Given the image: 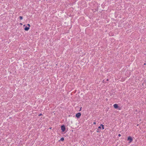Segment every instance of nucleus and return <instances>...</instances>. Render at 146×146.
<instances>
[{
    "label": "nucleus",
    "mask_w": 146,
    "mask_h": 146,
    "mask_svg": "<svg viewBox=\"0 0 146 146\" xmlns=\"http://www.w3.org/2000/svg\"><path fill=\"white\" fill-rule=\"evenodd\" d=\"M23 26H24V27L25 26V25H24Z\"/></svg>",
    "instance_id": "15"
},
{
    "label": "nucleus",
    "mask_w": 146,
    "mask_h": 146,
    "mask_svg": "<svg viewBox=\"0 0 146 146\" xmlns=\"http://www.w3.org/2000/svg\"><path fill=\"white\" fill-rule=\"evenodd\" d=\"M102 128V129H104V125L102 124H101L100 125V126L98 127V128L101 129V128Z\"/></svg>",
    "instance_id": "4"
},
{
    "label": "nucleus",
    "mask_w": 146,
    "mask_h": 146,
    "mask_svg": "<svg viewBox=\"0 0 146 146\" xmlns=\"http://www.w3.org/2000/svg\"><path fill=\"white\" fill-rule=\"evenodd\" d=\"M29 29V27H26L24 29L25 30L27 31Z\"/></svg>",
    "instance_id": "6"
},
{
    "label": "nucleus",
    "mask_w": 146,
    "mask_h": 146,
    "mask_svg": "<svg viewBox=\"0 0 146 146\" xmlns=\"http://www.w3.org/2000/svg\"><path fill=\"white\" fill-rule=\"evenodd\" d=\"M118 136L119 137H120L121 136V135L120 134H118Z\"/></svg>",
    "instance_id": "11"
},
{
    "label": "nucleus",
    "mask_w": 146,
    "mask_h": 146,
    "mask_svg": "<svg viewBox=\"0 0 146 146\" xmlns=\"http://www.w3.org/2000/svg\"><path fill=\"white\" fill-rule=\"evenodd\" d=\"M64 140V138L63 137H62V138H61V139H60V141H63Z\"/></svg>",
    "instance_id": "7"
},
{
    "label": "nucleus",
    "mask_w": 146,
    "mask_h": 146,
    "mask_svg": "<svg viewBox=\"0 0 146 146\" xmlns=\"http://www.w3.org/2000/svg\"><path fill=\"white\" fill-rule=\"evenodd\" d=\"M20 25H22V24L21 23H20Z\"/></svg>",
    "instance_id": "10"
},
{
    "label": "nucleus",
    "mask_w": 146,
    "mask_h": 146,
    "mask_svg": "<svg viewBox=\"0 0 146 146\" xmlns=\"http://www.w3.org/2000/svg\"><path fill=\"white\" fill-rule=\"evenodd\" d=\"M27 25L29 27L30 26V25L29 24H28Z\"/></svg>",
    "instance_id": "9"
},
{
    "label": "nucleus",
    "mask_w": 146,
    "mask_h": 146,
    "mask_svg": "<svg viewBox=\"0 0 146 146\" xmlns=\"http://www.w3.org/2000/svg\"><path fill=\"white\" fill-rule=\"evenodd\" d=\"M127 140L129 141V143H131L133 139L131 136H129L127 138Z\"/></svg>",
    "instance_id": "1"
},
{
    "label": "nucleus",
    "mask_w": 146,
    "mask_h": 146,
    "mask_svg": "<svg viewBox=\"0 0 146 146\" xmlns=\"http://www.w3.org/2000/svg\"><path fill=\"white\" fill-rule=\"evenodd\" d=\"M61 129L62 132H64L65 130V126L64 125H62L61 126Z\"/></svg>",
    "instance_id": "2"
},
{
    "label": "nucleus",
    "mask_w": 146,
    "mask_h": 146,
    "mask_svg": "<svg viewBox=\"0 0 146 146\" xmlns=\"http://www.w3.org/2000/svg\"><path fill=\"white\" fill-rule=\"evenodd\" d=\"M114 107L115 108H117L118 107V106L117 104H115L113 105Z\"/></svg>",
    "instance_id": "5"
},
{
    "label": "nucleus",
    "mask_w": 146,
    "mask_h": 146,
    "mask_svg": "<svg viewBox=\"0 0 146 146\" xmlns=\"http://www.w3.org/2000/svg\"><path fill=\"white\" fill-rule=\"evenodd\" d=\"M81 108H80V110H81Z\"/></svg>",
    "instance_id": "14"
},
{
    "label": "nucleus",
    "mask_w": 146,
    "mask_h": 146,
    "mask_svg": "<svg viewBox=\"0 0 146 146\" xmlns=\"http://www.w3.org/2000/svg\"><path fill=\"white\" fill-rule=\"evenodd\" d=\"M42 115V114H41H41H40V115H39V116H40V115Z\"/></svg>",
    "instance_id": "13"
},
{
    "label": "nucleus",
    "mask_w": 146,
    "mask_h": 146,
    "mask_svg": "<svg viewBox=\"0 0 146 146\" xmlns=\"http://www.w3.org/2000/svg\"><path fill=\"white\" fill-rule=\"evenodd\" d=\"M19 18H20V19L21 20H22L23 19V17L22 16H20L19 17Z\"/></svg>",
    "instance_id": "8"
},
{
    "label": "nucleus",
    "mask_w": 146,
    "mask_h": 146,
    "mask_svg": "<svg viewBox=\"0 0 146 146\" xmlns=\"http://www.w3.org/2000/svg\"><path fill=\"white\" fill-rule=\"evenodd\" d=\"M81 114L80 113H78L76 114V116L77 118H79L80 116H81Z\"/></svg>",
    "instance_id": "3"
},
{
    "label": "nucleus",
    "mask_w": 146,
    "mask_h": 146,
    "mask_svg": "<svg viewBox=\"0 0 146 146\" xmlns=\"http://www.w3.org/2000/svg\"><path fill=\"white\" fill-rule=\"evenodd\" d=\"M93 124H96V122H94Z\"/></svg>",
    "instance_id": "12"
}]
</instances>
